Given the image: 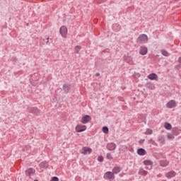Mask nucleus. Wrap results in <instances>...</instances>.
I'll return each instance as SVG.
<instances>
[{
    "label": "nucleus",
    "mask_w": 181,
    "mask_h": 181,
    "mask_svg": "<svg viewBox=\"0 0 181 181\" xmlns=\"http://www.w3.org/2000/svg\"><path fill=\"white\" fill-rule=\"evenodd\" d=\"M103 178L105 180H114V179H115V175H114V173L111 171H107L103 175Z\"/></svg>",
    "instance_id": "1"
},
{
    "label": "nucleus",
    "mask_w": 181,
    "mask_h": 181,
    "mask_svg": "<svg viewBox=\"0 0 181 181\" xmlns=\"http://www.w3.org/2000/svg\"><path fill=\"white\" fill-rule=\"evenodd\" d=\"M28 112H30L31 114H35V115H41L42 112L40 110H39L37 107H28Z\"/></svg>",
    "instance_id": "2"
},
{
    "label": "nucleus",
    "mask_w": 181,
    "mask_h": 181,
    "mask_svg": "<svg viewBox=\"0 0 181 181\" xmlns=\"http://www.w3.org/2000/svg\"><path fill=\"white\" fill-rule=\"evenodd\" d=\"M75 129L76 132H83V131H86V129H87V126L83 124H78L76 125Z\"/></svg>",
    "instance_id": "3"
},
{
    "label": "nucleus",
    "mask_w": 181,
    "mask_h": 181,
    "mask_svg": "<svg viewBox=\"0 0 181 181\" xmlns=\"http://www.w3.org/2000/svg\"><path fill=\"white\" fill-rule=\"evenodd\" d=\"M59 32L62 37H66V36H67V28L66 26H62Z\"/></svg>",
    "instance_id": "4"
},
{
    "label": "nucleus",
    "mask_w": 181,
    "mask_h": 181,
    "mask_svg": "<svg viewBox=\"0 0 181 181\" xmlns=\"http://www.w3.org/2000/svg\"><path fill=\"white\" fill-rule=\"evenodd\" d=\"M90 119H91V116L86 115L81 118V122L82 124H88V122Z\"/></svg>",
    "instance_id": "5"
},
{
    "label": "nucleus",
    "mask_w": 181,
    "mask_h": 181,
    "mask_svg": "<svg viewBox=\"0 0 181 181\" xmlns=\"http://www.w3.org/2000/svg\"><path fill=\"white\" fill-rule=\"evenodd\" d=\"M36 170L32 168H28L27 170H25V175L26 176H33L35 175V173Z\"/></svg>",
    "instance_id": "6"
},
{
    "label": "nucleus",
    "mask_w": 181,
    "mask_h": 181,
    "mask_svg": "<svg viewBox=\"0 0 181 181\" xmlns=\"http://www.w3.org/2000/svg\"><path fill=\"white\" fill-rule=\"evenodd\" d=\"M93 152V150L90 148L83 147L81 151V153L83 155H90Z\"/></svg>",
    "instance_id": "7"
},
{
    "label": "nucleus",
    "mask_w": 181,
    "mask_h": 181,
    "mask_svg": "<svg viewBox=\"0 0 181 181\" xmlns=\"http://www.w3.org/2000/svg\"><path fill=\"white\" fill-rule=\"evenodd\" d=\"M107 148L108 151H115V149L117 148V144H115V143H109L107 145Z\"/></svg>",
    "instance_id": "8"
},
{
    "label": "nucleus",
    "mask_w": 181,
    "mask_h": 181,
    "mask_svg": "<svg viewBox=\"0 0 181 181\" xmlns=\"http://www.w3.org/2000/svg\"><path fill=\"white\" fill-rule=\"evenodd\" d=\"M176 107V101L172 100L167 103L168 108H175Z\"/></svg>",
    "instance_id": "9"
},
{
    "label": "nucleus",
    "mask_w": 181,
    "mask_h": 181,
    "mask_svg": "<svg viewBox=\"0 0 181 181\" xmlns=\"http://www.w3.org/2000/svg\"><path fill=\"white\" fill-rule=\"evenodd\" d=\"M148 53V48L146 47H141L139 54L142 56H145Z\"/></svg>",
    "instance_id": "10"
},
{
    "label": "nucleus",
    "mask_w": 181,
    "mask_h": 181,
    "mask_svg": "<svg viewBox=\"0 0 181 181\" xmlns=\"http://www.w3.org/2000/svg\"><path fill=\"white\" fill-rule=\"evenodd\" d=\"M146 39H148V35H146L145 34H141L138 37V40L139 42H145L146 40Z\"/></svg>",
    "instance_id": "11"
},
{
    "label": "nucleus",
    "mask_w": 181,
    "mask_h": 181,
    "mask_svg": "<svg viewBox=\"0 0 181 181\" xmlns=\"http://www.w3.org/2000/svg\"><path fill=\"white\" fill-rule=\"evenodd\" d=\"M121 170H122L121 167H119V166H115V167L112 169V173H113V175H118V173H119V172H121Z\"/></svg>",
    "instance_id": "12"
},
{
    "label": "nucleus",
    "mask_w": 181,
    "mask_h": 181,
    "mask_svg": "<svg viewBox=\"0 0 181 181\" xmlns=\"http://www.w3.org/2000/svg\"><path fill=\"white\" fill-rule=\"evenodd\" d=\"M165 176L168 179H172V177H175V176H176V173L175 171H170L165 174Z\"/></svg>",
    "instance_id": "13"
},
{
    "label": "nucleus",
    "mask_w": 181,
    "mask_h": 181,
    "mask_svg": "<svg viewBox=\"0 0 181 181\" xmlns=\"http://www.w3.org/2000/svg\"><path fill=\"white\" fill-rule=\"evenodd\" d=\"M148 78H149V80H158V75L155 73L150 74L148 76Z\"/></svg>",
    "instance_id": "14"
},
{
    "label": "nucleus",
    "mask_w": 181,
    "mask_h": 181,
    "mask_svg": "<svg viewBox=\"0 0 181 181\" xmlns=\"http://www.w3.org/2000/svg\"><path fill=\"white\" fill-rule=\"evenodd\" d=\"M63 90L66 94H67L70 91V85L69 84H64Z\"/></svg>",
    "instance_id": "15"
},
{
    "label": "nucleus",
    "mask_w": 181,
    "mask_h": 181,
    "mask_svg": "<svg viewBox=\"0 0 181 181\" xmlns=\"http://www.w3.org/2000/svg\"><path fill=\"white\" fill-rule=\"evenodd\" d=\"M138 155H140L141 156H144V155H146V151L144 148H139L137 150Z\"/></svg>",
    "instance_id": "16"
},
{
    "label": "nucleus",
    "mask_w": 181,
    "mask_h": 181,
    "mask_svg": "<svg viewBox=\"0 0 181 181\" xmlns=\"http://www.w3.org/2000/svg\"><path fill=\"white\" fill-rule=\"evenodd\" d=\"M168 165H169V161L168 160L160 161V166H162V168H165V166H168Z\"/></svg>",
    "instance_id": "17"
},
{
    "label": "nucleus",
    "mask_w": 181,
    "mask_h": 181,
    "mask_svg": "<svg viewBox=\"0 0 181 181\" xmlns=\"http://www.w3.org/2000/svg\"><path fill=\"white\" fill-rule=\"evenodd\" d=\"M139 173L142 176H146L148 175V171L144 170V168H140Z\"/></svg>",
    "instance_id": "18"
},
{
    "label": "nucleus",
    "mask_w": 181,
    "mask_h": 181,
    "mask_svg": "<svg viewBox=\"0 0 181 181\" xmlns=\"http://www.w3.org/2000/svg\"><path fill=\"white\" fill-rule=\"evenodd\" d=\"M144 164L146 165V166H152V165H153V162L151 160H146L144 161Z\"/></svg>",
    "instance_id": "19"
},
{
    "label": "nucleus",
    "mask_w": 181,
    "mask_h": 181,
    "mask_svg": "<svg viewBox=\"0 0 181 181\" xmlns=\"http://www.w3.org/2000/svg\"><path fill=\"white\" fill-rule=\"evenodd\" d=\"M30 84H32V86H33L34 87H36V86L39 84L38 81H33V79H30Z\"/></svg>",
    "instance_id": "20"
},
{
    "label": "nucleus",
    "mask_w": 181,
    "mask_h": 181,
    "mask_svg": "<svg viewBox=\"0 0 181 181\" xmlns=\"http://www.w3.org/2000/svg\"><path fill=\"white\" fill-rule=\"evenodd\" d=\"M164 127L165 128V129H172V124H170V123L165 122L164 124Z\"/></svg>",
    "instance_id": "21"
},
{
    "label": "nucleus",
    "mask_w": 181,
    "mask_h": 181,
    "mask_svg": "<svg viewBox=\"0 0 181 181\" xmlns=\"http://www.w3.org/2000/svg\"><path fill=\"white\" fill-rule=\"evenodd\" d=\"M40 167L42 169H45V168H47V163L43 161L40 163Z\"/></svg>",
    "instance_id": "22"
},
{
    "label": "nucleus",
    "mask_w": 181,
    "mask_h": 181,
    "mask_svg": "<svg viewBox=\"0 0 181 181\" xmlns=\"http://www.w3.org/2000/svg\"><path fill=\"white\" fill-rule=\"evenodd\" d=\"M75 53H76V54H78L80 50H81V46L77 45L75 47Z\"/></svg>",
    "instance_id": "23"
},
{
    "label": "nucleus",
    "mask_w": 181,
    "mask_h": 181,
    "mask_svg": "<svg viewBox=\"0 0 181 181\" xmlns=\"http://www.w3.org/2000/svg\"><path fill=\"white\" fill-rule=\"evenodd\" d=\"M161 53H162L163 56H165L166 57H168V56H169V52H168V51H166L165 49H162Z\"/></svg>",
    "instance_id": "24"
},
{
    "label": "nucleus",
    "mask_w": 181,
    "mask_h": 181,
    "mask_svg": "<svg viewBox=\"0 0 181 181\" xmlns=\"http://www.w3.org/2000/svg\"><path fill=\"white\" fill-rule=\"evenodd\" d=\"M103 132H104V134H108L109 132V129L107 127H103Z\"/></svg>",
    "instance_id": "25"
},
{
    "label": "nucleus",
    "mask_w": 181,
    "mask_h": 181,
    "mask_svg": "<svg viewBox=\"0 0 181 181\" xmlns=\"http://www.w3.org/2000/svg\"><path fill=\"white\" fill-rule=\"evenodd\" d=\"M152 132H153L152 129H147L146 132V135H152Z\"/></svg>",
    "instance_id": "26"
},
{
    "label": "nucleus",
    "mask_w": 181,
    "mask_h": 181,
    "mask_svg": "<svg viewBox=\"0 0 181 181\" xmlns=\"http://www.w3.org/2000/svg\"><path fill=\"white\" fill-rule=\"evenodd\" d=\"M98 162H104V157H103V156H98Z\"/></svg>",
    "instance_id": "27"
},
{
    "label": "nucleus",
    "mask_w": 181,
    "mask_h": 181,
    "mask_svg": "<svg viewBox=\"0 0 181 181\" xmlns=\"http://www.w3.org/2000/svg\"><path fill=\"white\" fill-rule=\"evenodd\" d=\"M106 158H107V159L111 160V159H112V156L111 155V153H107L106 155Z\"/></svg>",
    "instance_id": "28"
},
{
    "label": "nucleus",
    "mask_w": 181,
    "mask_h": 181,
    "mask_svg": "<svg viewBox=\"0 0 181 181\" xmlns=\"http://www.w3.org/2000/svg\"><path fill=\"white\" fill-rule=\"evenodd\" d=\"M50 181H59V177H53Z\"/></svg>",
    "instance_id": "29"
},
{
    "label": "nucleus",
    "mask_w": 181,
    "mask_h": 181,
    "mask_svg": "<svg viewBox=\"0 0 181 181\" xmlns=\"http://www.w3.org/2000/svg\"><path fill=\"white\" fill-rule=\"evenodd\" d=\"M146 169H148V170H151V169H152V165L146 166Z\"/></svg>",
    "instance_id": "30"
},
{
    "label": "nucleus",
    "mask_w": 181,
    "mask_h": 181,
    "mask_svg": "<svg viewBox=\"0 0 181 181\" xmlns=\"http://www.w3.org/2000/svg\"><path fill=\"white\" fill-rule=\"evenodd\" d=\"M168 139H172V134H168Z\"/></svg>",
    "instance_id": "31"
},
{
    "label": "nucleus",
    "mask_w": 181,
    "mask_h": 181,
    "mask_svg": "<svg viewBox=\"0 0 181 181\" xmlns=\"http://www.w3.org/2000/svg\"><path fill=\"white\" fill-rule=\"evenodd\" d=\"M178 62H179V63H181V57H179Z\"/></svg>",
    "instance_id": "32"
},
{
    "label": "nucleus",
    "mask_w": 181,
    "mask_h": 181,
    "mask_svg": "<svg viewBox=\"0 0 181 181\" xmlns=\"http://www.w3.org/2000/svg\"><path fill=\"white\" fill-rule=\"evenodd\" d=\"M95 76H96V77H98L100 76V73H96Z\"/></svg>",
    "instance_id": "33"
},
{
    "label": "nucleus",
    "mask_w": 181,
    "mask_h": 181,
    "mask_svg": "<svg viewBox=\"0 0 181 181\" xmlns=\"http://www.w3.org/2000/svg\"><path fill=\"white\" fill-rule=\"evenodd\" d=\"M47 43H49V37L47 38Z\"/></svg>",
    "instance_id": "34"
},
{
    "label": "nucleus",
    "mask_w": 181,
    "mask_h": 181,
    "mask_svg": "<svg viewBox=\"0 0 181 181\" xmlns=\"http://www.w3.org/2000/svg\"><path fill=\"white\" fill-rule=\"evenodd\" d=\"M144 140H141V141H139V143H140V144H142V142H144Z\"/></svg>",
    "instance_id": "35"
}]
</instances>
